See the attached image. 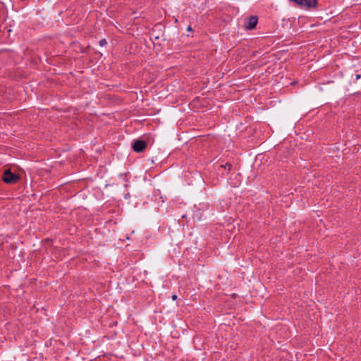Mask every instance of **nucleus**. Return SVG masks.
<instances>
[{"mask_svg":"<svg viewBox=\"0 0 361 361\" xmlns=\"http://www.w3.org/2000/svg\"><path fill=\"white\" fill-rule=\"evenodd\" d=\"M2 180L6 183H15L19 180V176L13 173L10 169H6L4 172Z\"/></svg>","mask_w":361,"mask_h":361,"instance_id":"nucleus-1","label":"nucleus"},{"mask_svg":"<svg viewBox=\"0 0 361 361\" xmlns=\"http://www.w3.org/2000/svg\"><path fill=\"white\" fill-rule=\"evenodd\" d=\"M232 169V165L229 163H226L225 164H222L219 166V171H220V169H227L228 171H230Z\"/></svg>","mask_w":361,"mask_h":361,"instance_id":"nucleus-4","label":"nucleus"},{"mask_svg":"<svg viewBox=\"0 0 361 361\" xmlns=\"http://www.w3.org/2000/svg\"><path fill=\"white\" fill-rule=\"evenodd\" d=\"M188 30H189V31H190V30H192V28H191V27H190V26H189V27H188Z\"/></svg>","mask_w":361,"mask_h":361,"instance_id":"nucleus-8","label":"nucleus"},{"mask_svg":"<svg viewBox=\"0 0 361 361\" xmlns=\"http://www.w3.org/2000/svg\"><path fill=\"white\" fill-rule=\"evenodd\" d=\"M147 147V144L144 140H136L133 144V149L136 152H142Z\"/></svg>","mask_w":361,"mask_h":361,"instance_id":"nucleus-3","label":"nucleus"},{"mask_svg":"<svg viewBox=\"0 0 361 361\" xmlns=\"http://www.w3.org/2000/svg\"><path fill=\"white\" fill-rule=\"evenodd\" d=\"M106 44V39H101V40L99 41V45H100V46H104V44Z\"/></svg>","mask_w":361,"mask_h":361,"instance_id":"nucleus-5","label":"nucleus"},{"mask_svg":"<svg viewBox=\"0 0 361 361\" xmlns=\"http://www.w3.org/2000/svg\"><path fill=\"white\" fill-rule=\"evenodd\" d=\"M172 299H173V300H176V299H177V295H173L172 296Z\"/></svg>","mask_w":361,"mask_h":361,"instance_id":"nucleus-7","label":"nucleus"},{"mask_svg":"<svg viewBox=\"0 0 361 361\" xmlns=\"http://www.w3.org/2000/svg\"><path fill=\"white\" fill-rule=\"evenodd\" d=\"M258 22V18L255 16H250L247 20L245 25V27L246 30H252L254 29Z\"/></svg>","mask_w":361,"mask_h":361,"instance_id":"nucleus-2","label":"nucleus"},{"mask_svg":"<svg viewBox=\"0 0 361 361\" xmlns=\"http://www.w3.org/2000/svg\"><path fill=\"white\" fill-rule=\"evenodd\" d=\"M355 78H356V80H358V79L361 78V75L360 74H357L355 75Z\"/></svg>","mask_w":361,"mask_h":361,"instance_id":"nucleus-6","label":"nucleus"}]
</instances>
